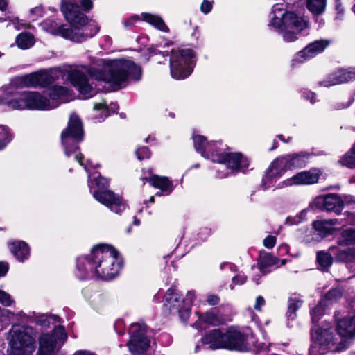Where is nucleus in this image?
Wrapping results in <instances>:
<instances>
[{
	"label": "nucleus",
	"instance_id": "f704fd0d",
	"mask_svg": "<svg viewBox=\"0 0 355 355\" xmlns=\"http://www.w3.org/2000/svg\"><path fill=\"white\" fill-rule=\"evenodd\" d=\"M331 253L320 251L317 253V262L318 265L322 268H327L332 263Z\"/></svg>",
	"mask_w": 355,
	"mask_h": 355
},
{
	"label": "nucleus",
	"instance_id": "423d86ee",
	"mask_svg": "<svg viewBox=\"0 0 355 355\" xmlns=\"http://www.w3.org/2000/svg\"><path fill=\"white\" fill-rule=\"evenodd\" d=\"M7 340V355H33L36 348L35 331L29 326L13 325Z\"/></svg>",
	"mask_w": 355,
	"mask_h": 355
},
{
	"label": "nucleus",
	"instance_id": "c756f323",
	"mask_svg": "<svg viewBox=\"0 0 355 355\" xmlns=\"http://www.w3.org/2000/svg\"><path fill=\"white\" fill-rule=\"evenodd\" d=\"M302 300L301 297L296 295H293L288 300V309L287 312L288 318L291 320H294L296 317L297 310L302 306Z\"/></svg>",
	"mask_w": 355,
	"mask_h": 355
},
{
	"label": "nucleus",
	"instance_id": "f8f14e48",
	"mask_svg": "<svg viewBox=\"0 0 355 355\" xmlns=\"http://www.w3.org/2000/svg\"><path fill=\"white\" fill-rule=\"evenodd\" d=\"M195 54L191 49H173L170 59V69L172 78L181 80L187 78L195 64Z\"/></svg>",
	"mask_w": 355,
	"mask_h": 355
},
{
	"label": "nucleus",
	"instance_id": "7c9ffc66",
	"mask_svg": "<svg viewBox=\"0 0 355 355\" xmlns=\"http://www.w3.org/2000/svg\"><path fill=\"white\" fill-rule=\"evenodd\" d=\"M35 43L33 35L28 33H22L16 37V44L21 49H27Z\"/></svg>",
	"mask_w": 355,
	"mask_h": 355
},
{
	"label": "nucleus",
	"instance_id": "5fc2aeb1",
	"mask_svg": "<svg viewBox=\"0 0 355 355\" xmlns=\"http://www.w3.org/2000/svg\"><path fill=\"white\" fill-rule=\"evenodd\" d=\"M220 301V298L216 295H209L207 298V302L209 305H216Z\"/></svg>",
	"mask_w": 355,
	"mask_h": 355
},
{
	"label": "nucleus",
	"instance_id": "c9c22d12",
	"mask_svg": "<svg viewBox=\"0 0 355 355\" xmlns=\"http://www.w3.org/2000/svg\"><path fill=\"white\" fill-rule=\"evenodd\" d=\"M12 139V135L10 129L6 125H0V150L4 148Z\"/></svg>",
	"mask_w": 355,
	"mask_h": 355
},
{
	"label": "nucleus",
	"instance_id": "ea45409f",
	"mask_svg": "<svg viewBox=\"0 0 355 355\" xmlns=\"http://www.w3.org/2000/svg\"><path fill=\"white\" fill-rule=\"evenodd\" d=\"M341 296L342 292L340 289H331L327 293V295H325L324 298L322 299V300H325V303L328 306L329 302L336 301Z\"/></svg>",
	"mask_w": 355,
	"mask_h": 355
},
{
	"label": "nucleus",
	"instance_id": "4d7b16f0",
	"mask_svg": "<svg viewBox=\"0 0 355 355\" xmlns=\"http://www.w3.org/2000/svg\"><path fill=\"white\" fill-rule=\"evenodd\" d=\"M94 110H103L105 112H107V107L106 105V103L104 101H103L101 103H96L94 104Z\"/></svg>",
	"mask_w": 355,
	"mask_h": 355
},
{
	"label": "nucleus",
	"instance_id": "4c0bfd02",
	"mask_svg": "<svg viewBox=\"0 0 355 355\" xmlns=\"http://www.w3.org/2000/svg\"><path fill=\"white\" fill-rule=\"evenodd\" d=\"M325 306H327L325 303V300H322L319 302V304L311 310V315L312 320L313 322L318 320L320 316L324 311Z\"/></svg>",
	"mask_w": 355,
	"mask_h": 355
},
{
	"label": "nucleus",
	"instance_id": "2eb2a0df",
	"mask_svg": "<svg viewBox=\"0 0 355 355\" xmlns=\"http://www.w3.org/2000/svg\"><path fill=\"white\" fill-rule=\"evenodd\" d=\"M345 203L347 205L355 203V200L352 196H347L343 200L338 194L329 193L318 196L313 200V204L317 208L337 214L342 211Z\"/></svg>",
	"mask_w": 355,
	"mask_h": 355
},
{
	"label": "nucleus",
	"instance_id": "37998d69",
	"mask_svg": "<svg viewBox=\"0 0 355 355\" xmlns=\"http://www.w3.org/2000/svg\"><path fill=\"white\" fill-rule=\"evenodd\" d=\"M14 303L11 296L5 291L0 290V304L5 306H10Z\"/></svg>",
	"mask_w": 355,
	"mask_h": 355
},
{
	"label": "nucleus",
	"instance_id": "680f3d73",
	"mask_svg": "<svg viewBox=\"0 0 355 355\" xmlns=\"http://www.w3.org/2000/svg\"><path fill=\"white\" fill-rule=\"evenodd\" d=\"M5 347V343L2 339H0V355L3 354V349Z\"/></svg>",
	"mask_w": 355,
	"mask_h": 355
},
{
	"label": "nucleus",
	"instance_id": "412c9836",
	"mask_svg": "<svg viewBox=\"0 0 355 355\" xmlns=\"http://www.w3.org/2000/svg\"><path fill=\"white\" fill-rule=\"evenodd\" d=\"M164 306L171 312H178L180 316L184 315L180 295L174 288H169L166 291L164 298Z\"/></svg>",
	"mask_w": 355,
	"mask_h": 355
},
{
	"label": "nucleus",
	"instance_id": "0eeeda50",
	"mask_svg": "<svg viewBox=\"0 0 355 355\" xmlns=\"http://www.w3.org/2000/svg\"><path fill=\"white\" fill-rule=\"evenodd\" d=\"M334 329L329 323H322L311 331L313 344L309 349V355H324L328 351H340L345 347L342 343L337 345Z\"/></svg>",
	"mask_w": 355,
	"mask_h": 355
},
{
	"label": "nucleus",
	"instance_id": "052dcab7",
	"mask_svg": "<svg viewBox=\"0 0 355 355\" xmlns=\"http://www.w3.org/2000/svg\"><path fill=\"white\" fill-rule=\"evenodd\" d=\"M347 216L349 217V223H351V224L355 223V218H354L355 215L354 214L349 213L347 214Z\"/></svg>",
	"mask_w": 355,
	"mask_h": 355
},
{
	"label": "nucleus",
	"instance_id": "473e14b6",
	"mask_svg": "<svg viewBox=\"0 0 355 355\" xmlns=\"http://www.w3.org/2000/svg\"><path fill=\"white\" fill-rule=\"evenodd\" d=\"M26 101L25 100V92L22 93L19 97L12 100H6L4 98V103L12 110H25L26 109Z\"/></svg>",
	"mask_w": 355,
	"mask_h": 355
},
{
	"label": "nucleus",
	"instance_id": "dca6fc26",
	"mask_svg": "<svg viewBox=\"0 0 355 355\" xmlns=\"http://www.w3.org/2000/svg\"><path fill=\"white\" fill-rule=\"evenodd\" d=\"M131 334L128 346L133 355H141L148 348L150 340L146 335V327L139 324H132L130 328Z\"/></svg>",
	"mask_w": 355,
	"mask_h": 355
},
{
	"label": "nucleus",
	"instance_id": "b1692460",
	"mask_svg": "<svg viewBox=\"0 0 355 355\" xmlns=\"http://www.w3.org/2000/svg\"><path fill=\"white\" fill-rule=\"evenodd\" d=\"M336 224V220H317L313 223V228L316 234L317 238L313 239L315 241H319L321 239L331 234L334 230L333 226Z\"/></svg>",
	"mask_w": 355,
	"mask_h": 355
},
{
	"label": "nucleus",
	"instance_id": "393cba45",
	"mask_svg": "<svg viewBox=\"0 0 355 355\" xmlns=\"http://www.w3.org/2000/svg\"><path fill=\"white\" fill-rule=\"evenodd\" d=\"M329 250L338 261L352 262L355 261V248L342 250L336 246H331Z\"/></svg>",
	"mask_w": 355,
	"mask_h": 355
},
{
	"label": "nucleus",
	"instance_id": "1a4fd4ad",
	"mask_svg": "<svg viewBox=\"0 0 355 355\" xmlns=\"http://www.w3.org/2000/svg\"><path fill=\"white\" fill-rule=\"evenodd\" d=\"M310 155L304 152L288 154L279 157L273 161L267 170L263 182L270 184L272 182L279 178L287 169L302 168L307 164Z\"/></svg>",
	"mask_w": 355,
	"mask_h": 355
},
{
	"label": "nucleus",
	"instance_id": "bb28decb",
	"mask_svg": "<svg viewBox=\"0 0 355 355\" xmlns=\"http://www.w3.org/2000/svg\"><path fill=\"white\" fill-rule=\"evenodd\" d=\"M141 17L144 21L148 22L156 28L164 32L168 31V28L159 16L144 12L141 14Z\"/></svg>",
	"mask_w": 355,
	"mask_h": 355
},
{
	"label": "nucleus",
	"instance_id": "13d9d810",
	"mask_svg": "<svg viewBox=\"0 0 355 355\" xmlns=\"http://www.w3.org/2000/svg\"><path fill=\"white\" fill-rule=\"evenodd\" d=\"M8 270V263L6 262H0V277L4 276Z\"/></svg>",
	"mask_w": 355,
	"mask_h": 355
},
{
	"label": "nucleus",
	"instance_id": "72a5a7b5",
	"mask_svg": "<svg viewBox=\"0 0 355 355\" xmlns=\"http://www.w3.org/2000/svg\"><path fill=\"white\" fill-rule=\"evenodd\" d=\"M327 0H307V8L313 14H321L325 10Z\"/></svg>",
	"mask_w": 355,
	"mask_h": 355
},
{
	"label": "nucleus",
	"instance_id": "6e6d98bb",
	"mask_svg": "<svg viewBox=\"0 0 355 355\" xmlns=\"http://www.w3.org/2000/svg\"><path fill=\"white\" fill-rule=\"evenodd\" d=\"M303 96L305 99L310 100L311 103H314L315 102V94L310 91H304L303 92Z\"/></svg>",
	"mask_w": 355,
	"mask_h": 355
},
{
	"label": "nucleus",
	"instance_id": "0e129e2a",
	"mask_svg": "<svg viewBox=\"0 0 355 355\" xmlns=\"http://www.w3.org/2000/svg\"><path fill=\"white\" fill-rule=\"evenodd\" d=\"M298 222H299V220H297V221H293V219H291V218H287L286 223L287 224H289V225H293V224L297 223Z\"/></svg>",
	"mask_w": 355,
	"mask_h": 355
},
{
	"label": "nucleus",
	"instance_id": "864d4df0",
	"mask_svg": "<svg viewBox=\"0 0 355 355\" xmlns=\"http://www.w3.org/2000/svg\"><path fill=\"white\" fill-rule=\"evenodd\" d=\"M139 20V16L137 15H135V16H132L127 19H125L124 21H123V25L124 26H125L126 28H129L132 26L134 25V24L137 21Z\"/></svg>",
	"mask_w": 355,
	"mask_h": 355
},
{
	"label": "nucleus",
	"instance_id": "49530a36",
	"mask_svg": "<svg viewBox=\"0 0 355 355\" xmlns=\"http://www.w3.org/2000/svg\"><path fill=\"white\" fill-rule=\"evenodd\" d=\"M247 279L244 274L239 273L236 276L232 278V283L230 285V288L234 289V286L236 284H243Z\"/></svg>",
	"mask_w": 355,
	"mask_h": 355
},
{
	"label": "nucleus",
	"instance_id": "c85d7f7f",
	"mask_svg": "<svg viewBox=\"0 0 355 355\" xmlns=\"http://www.w3.org/2000/svg\"><path fill=\"white\" fill-rule=\"evenodd\" d=\"M278 261L279 260L270 253H263L261 254L259 262L261 272L263 275H266L268 272L266 268L268 266L278 264Z\"/></svg>",
	"mask_w": 355,
	"mask_h": 355
},
{
	"label": "nucleus",
	"instance_id": "de8ad7c7",
	"mask_svg": "<svg viewBox=\"0 0 355 355\" xmlns=\"http://www.w3.org/2000/svg\"><path fill=\"white\" fill-rule=\"evenodd\" d=\"M335 1V9L336 10V19H342L344 15L345 10L342 6L341 0Z\"/></svg>",
	"mask_w": 355,
	"mask_h": 355
},
{
	"label": "nucleus",
	"instance_id": "2f4dec72",
	"mask_svg": "<svg viewBox=\"0 0 355 355\" xmlns=\"http://www.w3.org/2000/svg\"><path fill=\"white\" fill-rule=\"evenodd\" d=\"M338 244L342 245H355V227L343 230L338 238Z\"/></svg>",
	"mask_w": 355,
	"mask_h": 355
},
{
	"label": "nucleus",
	"instance_id": "f03ea898",
	"mask_svg": "<svg viewBox=\"0 0 355 355\" xmlns=\"http://www.w3.org/2000/svg\"><path fill=\"white\" fill-rule=\"evenodd\" d=\"M121 263L116 250L105 245L94 247L90 253L77 259L76 275L80 279L97 277L110 280L118 275Z\"/></svg>",
	"mask_w": 355,
	"mask_h": 355
},
{
	"label": "nucleus",
	"instance_id": "5701e85b",
	"mask_svg": "<svg viewBox=\"0 0 355 355\" xmlns=\"http://www.w3.org/2000/svg\"><path fill=\"white\" fill-rule=\"evenodd\" d=\"M10 252L19 261L24 262L30 257V247L23 241H13L8 243Z\"/></svg>",
	"mask_w": 355,
	"mask_h": 355
},
{
	"label": "nucleus",
	"instance_id": "4be33fe9",
	"mask_svg": "<svg viewBox=\"0 0 355 355\" xmlns=\"http://www.w3.org/2000/svg\"><path fill=\"white\" fill-rule=\"evenodd\" d=\"M226 333H222L219 329H214L208 332L202 338L203 343L209 345L212 349H226Z\"/></svg>",
	"mask_w": 355,
	"mask_h": 355
},
{
	"label": "nucleus",
	"instance_id": "3c124183",
	"mask_svg": "<svg viewBox=\"0 0 355 355\" xmlns=\"http://www.w3.org/2000/svg\"><path fill=\"white\" fill-rule=\"evenodd\" d=\"M79 3V6L81 5L83 10L85 11H89L93 8V2L92 0H78Z\"/></svg>",
	"mask_w": 355,
	"mask_h": 355
},
{
	"label": "nucleus",
	"instance_id": "a878e982",
	"mask_svg": "<svg viewBox=\"0 0 355 355\" xmlns=\"http://www.w3.org/2000/svg\"><path fill=\"white\" fill-rule=\"evenodd\" d=\"M148 181L153 187L159 189L166 194L171 193L173 190L172 182L166 177L154 175L149 178Z\"/></svg>",
	"mask_w": 355,
	"mask_h": 355
},
{
	"label": "nucleus",
	"instance_id": "69168bd1",
	"mask_svg": "<svg viewBox=\"0 0 355 355\" xmlns=\"http://www.w3.org/2000/svg\"><path fill=\"white\" fill-rule=\"evenodd\" d=\"M278 143L277 141L274 140L272 146L270 148V150H273L277 148Z\"/></svg>",
	"mask_w": 355,
	"mask_h": 355
},
{
	"label": "nucleus",
	"instance_id": "58836bf2",
	"mask_svg": "<svg viewBox=\"0 0 355 355\" xmlns=\"http://www.w3.org/2000/svg\"><path fill=\"white\" fill-rule=\"evenodd\" d=\"M195 298V293L193 291H189L187 292L186 297L182 300L183 308L184 311V315L188 316L189 313V308L192 304Z\"/></svg>",
	"mask_w": 355,
	"mask_h": 355
},
{
	"label": "nucleus",
	"instance_id": "bf43d9fd",
	"mask_svg": "<svg viewBox=\"0 0 355 355\" xmlns=\"http://www.w3.org/2000/svg\"><path fill=\"white\" fill-rule=\"evenodd\" d=\"M8 6V3L6 0H0V10H6Z\"/></svg>",
	"mask_w": 355,
	"mask_h": 355
},
{
	"label": "nucleus",
	"instance_id": "6ab92c4d",
	"mask_svg": "<svg viewBox=\"0 0 355 355\" xmlns=\"http://www.w3.org/2000/svg\"><path fill=\"white\" fill-rule=\"evenodd\" d=\"M354 80H355V68L339 69L329 75L324 80L319 82L318 85L328 87Z\"/></svg>",
	"mask_w": 355,
	"mask_h": 355
},
{
	"label": "nucleus",
	"instance_id": "8fccbe9b",
	"mask_svg": "<svg viewBox=\"0 0 355 355\" xmlns=\"http://www.w3.org/2000/svg\"><path fill=\"white\" fill-rule=\"evenodd\" d=\"M211 9L212 3L209 1L205 0L201 4L200 10L205 14L209 13L211 10Z\"/></svg>",
	"mask_w": 355,
	"mask_h": 355
},
{
	"label": "nucleus",
	"instance_id": "338daca9",
	"mask_svg": "<svg viewBox=\"0 0 355 355\" xmlns=\"http://www.w3.org/2000/svg\"><path fill=\"white\" fill-rule=\"evenodd\" d=\"M133 224L135 225H139L140 224V221L137 218H134Z\"/></svg>",
	"mask_w": 355,
	"mask_h": 355
},
{
	"label": "nucleus",
	"instance_id": "cd10ccee",
	"mask_svg": "<svg viewBox=\"0 0 355 355\" xmlns=\"http://www.w3.org/2000/svg\"><path fill=\"white\" fill-rule=\"evenodd\" d=\"M317 55L318 53L313 50V47L312 46L311 44H309L302 51L295 54V58L293 60V64L302 63L314 58Z\"/></svg>",
	"mask_w": 355,
	"mask_h": 355
},
{
	"label": "nucleus",
	"instance_id": "6e6552de",
	"mask_svg": "<svg viewBox=\"0 0 355 355\" xmlns=\"http://www.w3.org/2000/svg\"><path fill=\"white\" fill-rule=\"evenodd\" d=\"M69 89L64 87L54 85L49 89V99L36 92H25L27 110H49L57 107L68 100Z\"/></svg>",
	"mask_w": 355,
	"mask_h": 355
},
{
	"label": "nucleus",
	"instance_id": "774afa93",
	"mask_svg": "<svg viewBox=\"0 0 355 355\" xmlns=\"http://www.w3.org/2000/svg\"><path fill=\"white\" fill-rule=\"evenodd\" d=\"M4 103V98L2 97H0V105H3Z\"/></svg>",
	"mask_w": 355,
	"mask_h": 355
},
{
	"label": "nucleus",
	"instance_id": "ddd939ff",
	"mask_svg": "<svg viewBox=\"0 0 355 355\" xmlns=\"http://www.w3.org/2000/svg\"><path fill=\"white\" fill-rule=\"evenodd\" d=\"M64 74L63 69L60 67H55L18 77L17 81L21 87H35L40 86L44 87L63 77Z\"/></svg>",
	"mask_w": 355,
	"mask_h": 355
},
{
	"label": "nucleus",
	"instance_id": "e433bc0d",
	"mask_svg": "<svg viewBox=\"0 0 355 355\" xmlns=\"http://www.w3.org/2000/svg\"><path fill=\"white\" fill-rule=\"evenodd\" d=\"M341 163L349 168L355 167V144L352 149L343 157Z\"/></svg>",
	"mask_w": 355,
	"mask_h": 355
},
{
	"label": "nucleus",
	"instance_id": "e2e57ef3",
	"mask_svg": "<svg viewBox=\"0 0 355 355\" xmlns=\"http://www.w3.org/2000/svg\"><path fill=\"white\" fill-rule=\"evenodd\" d=\"M277 137H278V138H279V139H281L283 142L287 143V142H288V141H290V137H288V139H287V140H286V139H285V138H284V135H279Z\"/></svg>",
	"mask_w": 355,
	"mask_h": 355
},
{
	"label": "nucleus",
	"instance_id": "aec40b11",
	"mask_svg": "<svg viewBox=\"0 0 355 355\" xmlns=\"http://www.w3.org/2000/svg\"><path fill=\"white\" fill-rule=\"evenodd\" d=\"M336 331L341 337L353 338L355 337V314L347 315L337 320Z\"/></svg>",
	"mask_w": 355,
	"mask_h": 355
},
{
	"label": "nucleus",
	"instance_id": "4468645a",
	"mask_svg": "<svg viewBox=\"0 0 355 355\" xmlns=\"http://www.w3.org/2000/svg\"><path fill=\"white\" fill-rule=\"evenodd\" d=\"M47 31L53 35H60L62 37L75 42H83L91 38L92 33H89L91 28H83L82 33H77V29H71L67 25H61L55 21H49L44 24Z\"/></svg>",
	"mask_w": 355,
	"mask_h": 355
},
{
	"label": "nucleus",
	"instance_id": "c03bdc74",
	"mask_svg": "<svg viewBox=\"0 0 355 355\" xmlns=\"http://www.w3.org/2000/svg\"><path fill=\"white\" fill-rule=\"evenodd\" d=\"M135 154L139 160H143L144 159H148L150 156V152L148 148L146 147L139 148L136 151Z\"/></svg>",
	"mask_w": 355,
	"mask_h": 355
},
{
	"label": "nucleus",
	"instance_id": "603ef678",
	"mask_svg": "<svg viewBox=\"0 0 355 355\" xmlns=\"http://www.w3.org/2000/svg\"><path fill=\"white\" fill-rule=\"evenodd\" d=\"M265 303H266V302H265L264 298L262 296L259 295L256 298V302H255L254 307L257 311H260L261 307L265 305Z\"/></svg>",
	"mask_w": 355,
	"mask_h": 355
},
{
	"label": "nucleus",
	"instance_id": "a18cd8bd",
	"mask_svg": "<svg viewBox=\"0 0 355 355\" xmlns=\"http://www.w3.org/2000/svg\"><path fill=\"white\" fill-rule=\"evenodd\" d=\"M11 313L5 309H0V331L5 328V321L10 318Z\"/></svg>",
	"mask_w": 355,
	"mask_h": 355
},
{
	"label": "nucleus",
	"instance_id": "f3484780",
	"mask_svg": "<svg viewBox=\"0 0 355 355\" xmlns=\"http://www.w3.org/2000/svg\"><path fill=\"white\" fill-rule=\"evenodd\" d=\"M321 172L318 168H313L309 171L297 173L282 182V187L293 185L311 184L318 181Z\"/></svg>",
	"mask_w": 355,
	"mask_h": 355
},
{
	"label": "nucleus",
	"instance_id": "a211bd4d",
	"mask_svg": "<svg viewBox=\"0 0 355 355\" xmlns=\"http://www.w3.org/2000/svg\"><path fill=\"white\" fill-rule=\"evenodd\" d=\"M226 349L241 352L252 350L251 347L247 343L245 336L236 329H230L226 332Z\"/></svg>",
	"mask_w": 355,
	"mask_h": 355
},
{
	"label": "nucleus",
	"instance_id": "09e8293b",
	"mask_svg": "<svg viewBox=\"0 0 355 355\" xmlns=\"http://www.w3.org/2000/svg\"><path fill=\"white\" fill-rule=\"evenodd\" d=\"M276 243V237L273 236H268L264 240H263V245L267 248H272Z\"/></svg>",
	"mask_w": 355,
	"mask_h": 355
},
{
	"label": "nucleus",
	"instance_id": "20e7f679",
	"mask_svg": "<svg viewBox=\"0 0 355 355\" xmlns=\"http://www.w3.org/2000/svg\"><path fill=\"white\" fill-rule=\"evenodd\" d=\"M270 17L269 27L281 34L287 42L297 40L301 33L309 28V22L305 19L287 10L284 4L274 5Z\"/></svg>",
	"mask_w": 355,
	"mask_h": 355
},
{
	"label": "nucleus",
	"instance_id": "7ed1b4c3",
	"mask_svg": "<svg viewBox=\"0 0 355 355\" xmlns=\"http://www.w3.org/2000/svg\"><path fill=\"white\" fill-rule=\"evenodd\" d=\"M193 139L197 152L202 157L211 159L213 162L219 164L216 171L220 178H226L230 173L245 168L249 165L248 159L241 153L225 152L218 146L220 143L207 142L206 138L201 135H195Z\"/></svg>",
	"mask_w": 355,
	"mask_h": 355
},
{
	"label": "nucleus",
	"instance_id": "39448f33",
	"mask_svg": "<svg viewBox=\"0 0 355 355\" xmlns=\"http://www.w3.org/2000/svg\"><path fill=\"white\" fill-rule=\"evenodd\" d=\"M83 125L80 119L76 114H71L67 127L61 133L62 144L64 148L65 155L67 157L73 155L74 159L89 173V167H93V165L90 160L84 162L83 157L77 146V144L83 139Z\"/></svg>",
	"mask_w": 355,
	"mask_h": 355
},
{
	"label": "nucleus",
	"instance_id": "9d476101",
	"mask_svg": "<svg viewBox=\"0 0 355 355\" xmlns=\"http://www.w3.org/2000/svg\"><path fill=\"white\" fill-rule=\"evenodd\" d=\"M88 177L89 187L96 200L115 213L119 214L125 210V205L122 199L119 196H116L112 191L105 190L109 185L107 179L100 175L94 176V180L92 179L90 174L88 175Z\"/></svg>",
	"mask_w": 355,
	"mask_h": 355
},
{
	"label": "nucleus",
	"instance_id": "79ce46f5",
	"mask_svg": "<svg viewBox=\"0 0 355 355\" xmlns=\"http://www.w3.org/2000/svg\"><path fill=\"white\" fill-rule=\"evenodd\" d=\"M202 320L205 322L211 325H218L220 323V320L218 316L214 313H206L202 317Z\"/></svg>",
	"mask_w": 355,
	"mask_h": 355
},
{
	"label": "nucleus",
	"instance_id": "a19ab883",
	"mask_svg": "<svg viewBox=\"0 0 355 355\" xmlns=\"http://www.w3.org/2000/svg\"><path fill=\"white\" fill-rule=\"evenodd\" d=\"M329 41L327 40H315L311 43L313 47V50L316 51L318 54L322 53L329 45Z\"/></svg>",
	"mask_w": 355,
	"mask_h": 355
},
{
	"label": "nucleus",
	"instance_id": "9b49d317",
	"mask_svg": "<svg viewBox=\"0 0 355 355\" xmlns=\"http://www.w3.org/2000/svg\"><path fill=\"white\" fill-rule=\"evenodd\" d=\"M79 3L78 0H67L62 3L61 10L70 24L69 28L77 29V33H82L83 28L89 27L91 28L89 31L92 33V37L98 32L99 28L81 12Z\"/></svg>",
	"mask_w": 355,
	"mask_h": 355
},
{
	"label": "nucleus",
	"instance_id": "f257e3e1",
	"mask_svg": "<svg viewBox=\"0 0 355 355\" xmlns=\"http://www.w3.org/2000/svg\"><path fill=\"white\" fill-rule=\"evenodd\" d=\"M103 70L81 66L68 71V78L85 98L96 94L89 77L103 80L113 86H120L128 79L139 80L141 77V69L128 58L101 60L98 64Z\"/></svg>",
	"mask_w": 355,
	"mask_h": 355
}]
</instances>
